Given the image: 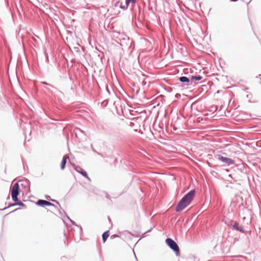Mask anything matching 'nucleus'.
<instances>
[{
	"label": "nucleus",
	"instance_id": "nucleus-2",
	"mask_svg": "<svg viewBox=\"0 0 261 261\" xmlns=\"http://www.w3.org/2000/svg\"><path fill=\"white\" fill-rule=\"evenodd\" d=\"M166 243L168 246L176 253V255H178L179 254V247L174 241L172 239L167 238L166 240Z\"/></svg>",
	"mask_w": 261,
	"mask_h": 261
},
{
	"label": "nucleus",
	"instance_id": "nucleus-9",
	"mask_svg": "<svg viewBox=\"0 0 261 261\" xmlns=\"http://www.w3.org/2000/svg\"><path fill=\"white\" fill-rule=\"evenodd\" d=\"M116 6H119V7L123 10H126L128 7L126 2L124 5H122V3H120L119 1L117 2Z\"/></svg>",
	"mask_w": 261,
	"mask_h": 261
},
{
	"label": "nucleus",
	"instance_id": "nucleus-13",
	"mask_svg": "<svg viewBox=\"0 0 261 261\" xmlns=\"http://www.w3.org/2000/svg\"><path fill=\"white\" fill-rule=\"evenodd\" d=\"M125 2L128 6L130 3L135 4L137 2V0H125Z\"/></svg>",
	"mask_w": 261,
	"mask_h": 261
},
{
	"label": "nucleus",
	"instance_id": "nucleus-18",
	"mask_svg": "<svg viewBox=\"0 0 261 261\" xmlns=\"http://www.w3.org/2000/svg\"><path fill=\"white\" fill-rule=\"evenodd\" d=\"M49 198H50V196H48V197H46V199H49Z\"/></svg>",
	"mask_w": 261,
	"mask_h": 261
},
{
	"label": "nucleus",
	"instance_id": "nucleus-23",
	"mask_svg": "<svg viewBox=\"0 0 261 261\" xmlns=\"http://www.w3.org/2000/svg\"><path fill=\"white\" fill-rule=\"evenodd\" d=\"M46 89L49 90V89L47 88H46Z\"/></svg>",
	"mask_w": 261,
	"mask_h": 261
},
{
	"label": "nucleus",
	"instance_id": "nucleus-17",
	"mask_svg": "<svg viewBox=\"0 0 261 261\" xmlns=\"http://www.w3.org/2000/svg\"><path fill=\"white\" fill-rule=\"evenodd\" d=\"M71 223H72V224H74V221H72V220H71Z\"/></svg>",
	"mask_w": 261,
	"mask_h": 261
},
{
	"label": "nucleus",
	"instance_id": "nucleus-11",
	"mask_svg": "<svg viewBox=\"0 0 261 261\" xmlns=\"http://www.w3.org/2000/svg\"><path fill=\"white\" fill-rule=\"evenodd\" d=\"M75 170L79 173H80V174H81L82 175H83L84 177H86V178H88V175L86 172V171L82 169L81 171H79L77 170L76 168H75Z\"/></svg>",
	"mask_w": 261,
	"mask_h": 261
},
{
	"label": "nucleus",
	"instance_id": "nucleus-7",
	"mask_svg": "<svg viewBox=\"0 0 261 261\" xmlns=\"http://www.w3.org/2000/svg\"><path fill=\"white\" fill-rule=\"evenodd\" d=\"M179 80L181 83H186V85L187 86L192 85L191 79H189L186 76H181L179 78Z\"/></svg>",
	"mask_w": 261,
	"mask_h": 261
},
{
	"label": "nucleus",
	"instance_id": "nucleus-6",
	"mask_svg": "<svg viewBox=\"0 0 261 261\" xmlns=\"http://www.w3.org/2000/svg\"><path fill=\"white\" fill-rule=\"evenodd\" d=\"M232 228L241 232H244L245 229L243 227L239 225V223L237 222H235L234 224L232 225Z\"/></svg>",
	"mask_w": 261,
	"mask_h": 261
},
{
	"label": "nucleus",
	"instance_id": "nucleus-4",
	"mask_svg": "<svg viewBox=\"0 0 261 261\" xmlns=\"http://www.w3.org/2000/svg\"><path fill=\"white\" fill-rule=\"evenodd\" d=\"M19 194V185L18 183H15L11 190L12 198L14 201H18V195Z\"/></svg>",
	"mask_w": 261,
	"mask_h": 261
},
{
	"label": "nucleus",
	"instance_id": "nucleus-8",
	"mask_svg": "<svg viewBox=\"0 0 261 261\" xmlns=\"http://www.w3.org/2000/svg\"><path fill=\"white\" fill-rule=\"evenodd\" d=\"M69 159V157L67 155H64L61 164V168L62 170L64 169L65 165L67 162V160Z\"/></svg>",
	"mask_w": 261,
	"mask_h": 261
},
{
	"label": "nucleus",
	"instance_id": "nucleus-21",
	"mask_svg": "<svg viewBox=\"0 0 261 261\" xmlns=\"http://www.w3.org/2000/svg\"><path fill=\"white\" fill-rule=\"evenodd\" d=\"M226 171L227 172H228V171H229V170H228V169H226Z\"/></svg>",
	"mask_w": 261,
	"mask_h": 261
},
{
	"label": "nucleus",
	"instance_id": "nucleus-22",
	"mask_svg": "<svg viewBox=\"0 0 261 261\" xmlns=\"http://www.w3.org/2000/svg\"><path fill=\"white\" fill-rule=\"evenodd\" d=\"M111 237H115V236L114 235L112 236Z\"/></svg>",
	"mask_w": 261,
	"mask_h": 261
},
{
	"label": "nucleus",
	"instance_id": "nucleus-10",
	"mask_svg": "<svg viewBox=\"0 0 261 261\" xmlns=\"http://www.w3.org/2000/svg\"><path fill=\"white\" fill-rule=\"evenodd\" d=\"M202 79V77L200 75L192 76L191 77V81L192 82V85L194 82V81H200Z\"/></svg>",
	"mask_w": 261,
	"mask_h": 261
},
{
	"label": "nucleus",
	"instance_id": "nucleus-16",
	"mask_svg": "<svg viewBox=\"0 0 261 261\" xmlns=\"http://www.w3.org/2000/svg\"><path fill=\"white\" fill-rule=\"evenodd\" d=\"M228 177H230V178H231V179L232 178V175H231V174H229V175H228Z\"/></svg>",
	"mask_w": 261,
	"mask_h": 261
},
{
	"label": "nucleus",
	"instance_id": "nucleus-14",
	"mask_svg": "<svg viewBox=\"0 0 261 261\" xmlns=\"http://www.w3.org/2000/svg\"><path fill=\"white\" fill-rule=\"evenodd\" d=\"M17 205H20V206H24V204L22 202L20 201L18 203H15L12 204L10 206H15Z\"/></svg>",
	"mask_w": 261,
	"mask_h": 261
},
{
	"label": "nucleus",
	"instance_id": "nucleus-20",
	"mask_svg": "<svg viewBox=\"0 0 261 261\" xmlns=\"http://www.w3.org/2000/svg\"><path fill=\"white\" fill-rule=\"evenodd\" d=\"M49 198H50V196H48V197H46V199H49Z\"/></svg>",
	"mask_w": 261,
	"mask_h": 261
},
{
	"label": "nucleus",
	"instance_id": "nucleus-3",
	"mask_svg": "<svg viewBox=\"0 0 261 261\" xmlns=\"http://www.w3.org/2000/svg\"><path fill=\"white\" fill-rule=\"evenodd\" d=\"M215 157L219 161L225 164L227 166H230L234 164V161L232 159L226 157H224L220 154H217Z\"/></svg>",
	"mask_w": 261,
	"mask_h": 261
},
{
	"label": "nucleus",
	"instance_id": "nucleus-1",
	"mask_svg": "<svg viewBox=\"0 0 261 261\" xmlns=\"http://www.w3.org/2000/svg\"><path fill=\"white\" fill-rule=\"evenodd\" d=\"M195 194V191L192 190L186 194L178 203L175 211L179 212L187 207L191 202Z\"/></svg>",
	"mask_w": 261,
	"mask_h": 261
},
{
	"label": "nucleus",
	"instance_id": "nucleus-15",
	"mask_svg": "<svg viewBox=\"0 0 261 261\" xmlns=\"http://www.w3.org/2000/svg\"><path fill=\"white\" fill-rule=\"evenodd\" d=\"M42 84H45V85H48V86H49V87H53V86L52 85H50L49 84H48V83H46V82H42Z\"/></svg>",
	"mask_w": 261,
	"mask_h": 261
},
{
	"label": "nucleus",
	"instance_id": "nucleus-5",
	"mask_svg": "<svg viewBox=\"0 0 261 261\" xmlns=\"http://www.w3.org/2000/svg\"><path fill=\"white\" fill-rule=\"evenodd\" d=\"M37 204L40 206H54V204L44 200H39L37 202Z\"/></svg>",
	"mask_w": 261,
	"mask_h": 261
},
{
	"label": "nucleus",
	"instance_id": "nucleus-12",
	"mask_svg": "<svg viewBox=\"0 0 261 261\" xmlns=\"http://www.w3.org/2000/svg\"><path fill=\"white\" fill-rule=\"evenodd\" d=\"M109 236V231L105 232L102 236V240L105 242Z\"/></svg>",
	"mask_w": 261,
	"mask_h": 261
},
{
	"label": "nucleus",
	"instance_id": "nucleus-19",
	"mask_svg": "<svg viewBox=\"0 0 261 261\" xmlns=\"http://www.w3.org/2000/svg\"><path fill=\"white\" fill-rule=\"evenodd\" d=\"M49 198H50V196H48V197H46V199H49Z\"/></svg>",
	"mask_w": 261,
	"mask_h": 261
}]
</instances>
